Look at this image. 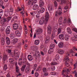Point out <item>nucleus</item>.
<instances>
[{
    "instance_id": "f257e3e1",
    "label": "nucleus",
    "mask_w": 77,
    "mask_h": 77,
    "mask_svg": "<svg viewBox=\"0 0 77 77\" xmlns=\"http://www.w3.org/2000/svg\"><path fill=\"white\" fill-rule=\"evenodd\" d=\"M56 59H53V60L54 61V62H51V65H57L58 64V61L57 60L59 59L60 57L59 54H57L55 56Z\"/></svg>"
},
{
    "instance_id": "f03ea898",
    "label": "nucleus",
    "mask_w": 77,
    "mask_h": 77,
    "mask_svg": "<svg viewBox=\"0 0 77 77\" xmlns=\"http://www.w3.org/2000/svg\"><path fill=\"white\" fill-rule=\"evenodd\" d=\"M64 70L63 71L62 74L64 77V76H65V74L66 73V72H69V70H71V69H69L67 68H65L64 69Z\"/></svg>"
},
{
    "instance_id": "7ed1b4c3",
    "label": "nucleus",
    "mask_w": 77,
    "mask_h": 77,
    "mask_svg": "<svg viewBox=\"0 0 77 77\" xmlns=\"http://www.w3.org/2000/svg\"><path fill=\"white\" fill-rule=\"evenodd\" d=\"M10 55H11L12 56H14V58L16 59H17L19 58V54L18 53H12Z\"/></svg>"
},
{
    "instance_id": "20e7f679",
    "label": "nucleus",
    "mask_w": 77,
    "mask_h": 77,
    "mask_svg": "<svg viewBox=\"0 0 77 77\" xmlns=\"http://www.w3.org/2000/svg\"><path fill=\"white\" fill-rule=\"evenodd\" d=\"M43 32V30L41 28H39L36 30L35 32L37 35H40V34L42 33Z\"/></svg>"
},
{
    "instance_id": "39448f33",
    "label": "nucleus",
    "mask_w": 77,
    "mask_h": 77,
    "mask_svg": "<svg viewBox=\"0 0 77 77\" xmlns=\"http://www.w3.org/2000/svg\"><path fill=\"white\" fill-rule=\"evenodd\" d=\"M18 24L15 23L13 24V28L14 30H17L18 29Z\"/></svg>"
},
{
    "instance_id": "423d86ee",
    "label": "nucleus",
    "mask_w": 77,
    "mask_h": 77,
    "mask_svg": "<svg viewBox=\"0 0 77 77\" xmlns=\"http://www.w3.org/2000/svg\"><path fill=\"white\" fill-rule=\"evenodd\" d=\"M49 15L48 14V12L46 11V15L45 17V21L47 23L48 21V17H49Z\"/></svg>"
},
{
    "instance_id": "0eeeda50",
    "label": "nucleus",
    "mask_w": 77,
    "mask_h": 77,
    "mask_svg": "<svg viewBox=\"0 0 77 77\" xmlns=\"http://www.w3.org/2000/svg\"><path fill=\"white\" fill-rule=\"evenodd\" d=\"M17 20L18 17H17V16H15L12 19L11 23H14L17 22Z\"/></svg>"
},
{
    "instance_id": "6e6552de",
    "label": "nucleus",
    "mask_w": 77,
    "mask_h": 77,
    "mask_svg": "<svg viewBox=\"0 0 77 77\" xmlns=\"http://www.w3.org/2000/svg\"><path fill=\"white\" fill-rule=\"evenodd\" d=\"M10 32H11V27L9 26H8L5 30V32L6 34H8L10 33Z\"/></svg>"
},
{
    "instance_id": "1a4fd4ad",
    "label": "nucleus",
    "mask_w": 77,
    "mask_h": 77,
    "mask_svg": "<svg viewBox=\"0 0 77 77\" xmlns=\"http://www.w3.org/2000/svg\"><path fill=\"white\" fill-rule=\"evenodd\" d=\"M48 8L49 12H51L53 10V5L51 4H48Z\"/></svg>"
},
{
    "instance_id": "9d476101",
    "label": "nucleus",
    "mask_w": 77,
    "mask_h": 77,
    "mask_svg": "<svg viewBox=\"0 0 77 77\" xmlns=\"http://www.w3.org/2000/svg\"><path fill=\"white\" fill-rule=\"evenodd\" d=\"M44 20V18L42 17L41 18V20L39 22V24H40V25L43 24H44V22L45 23V24H47V22H46L45 21V20L44 21V20Z\"/></svg>"
},
{
    "instance_id": "9b49d317",
    "label": "nucleus",
    "mask_w": 77,
    "mask_h": 77,
    "mask_svg": "<svg viewBox=\"0 0 77 77\" xmlns=\"http://www.w3.org/2000/svg\"><path fill=\"white\" fill-rule=\"evenodd\" d=\"M18 38H14L12 40V44L13 45H15L17 43H18Z\"/></svg>"
},
{
    "instance_id": "f8f14e48",
    "label": "nucleus",
    "mask_w": 77,
    "mask_h": 77,
    "mask_svg": "<svg viewBox=\"0 0 77 77\" xmlns=\"http://www.w3.org/2000/svg\"><path fill=\"white\" fill-rule=\"evenodd\" d=\"M50 36H47L45 39V43L47 44V43H48L50 41Z\"/></svg>"
},
{
    "instance_id": "ddd939ff",
    "label": "nucleus",
    "mask_w": 77,
    "mask_h": 77,
    "mask_svg": "<svg viewBox=\"0 0 77 77\" xmlns=\"http://www.w3.org/2000/svg\"><path fill=\"white\" fill-rule=\"evenodd\" d=\"M51 27L50 26H48L47 27V30L49 34H51Z\"/></svg>"
},
{
    "instance_id": "4468645a",
    "label": "nucleus",
    "mask_w": 77,
    "mask_h": 77,
    "mask_svg": "<svg viewBox=\"0 0 77 77\" xmlns=\"http://www.w3.org/2000/svg\"><path fill=\"white\" fill-rule=\"evenodd\" d=\"M44 5V2L42 0H40L39 2V7L41 8V7H42Z\"/></svg>"
},
{
    "instance_id": "2eb2a0df",
    "label": "nucleus",
    "mask_w": 77,
    "mask_h": 77,
    "mask_svg": "<svg viewBox=\"0 0 77 77\" xmlns=\"http://www.w3.org/2000/svg\"><path fill=\"white\" fill-rule=\"evenodd\" d=\"M57 52L59 54H63L65 53V51L62 49L58 50Z\"/></svg>"
},
{
    "instance_id": "dca6fc26",
    "label": "nucleus",
    "mask_w": 77,
    "mask_h": 77,
    "mask_svg": "<svg viewBox=\"0 0 77 77\" xmlns=\"http://www.w3.org/2000/svg\"><path fill=\"white\" fill-rule=\"evenodd\" d=\"M66 30L67 32L69 34H71L72 33V31H71V29L69 27H67Z\"/></svg>"
},
{
    "instance_id": "f3484780",
    "label": "nucleus",
    "mask_w": 77,
    "mask_h": 77,
    "mask_svg": "<svg viewBox=\"0 0 77 77\" xmlns=\"http://www.w3.org/2000/svg\"><path fill=\"white\" fill-rule=\"evenodd\" d=\"M15 33L17 36L20 37L21 36V33H20V32L18 30L15 31Z\"/></svg>"
},
{
    "instance_id": "a211bd4d",
    "label": "nucleus",
    "mask_w": 77,
    "mask_h": 77,
    "mask_svg": "<svg viewBox=\"0 0 77 77\" xmlns=\"http://www.w3.org/2000/svg\"><path fill=\"white\" fill-rule=\"evenodd\" d=\"M62 9L60 7L58 8V15H60L61 14H62Z\"/></svg>"
},
{
    "instance_id": "6ab92c4d",
    "label": "nucleus",
    "mask_w": 77,
    "mask_h": 77,
    "mask_svg": "<svg viewBox=\"0 0 77 77\" xmlns=\"http://www.w3.org/2000/svg\"><path fill=\"white\" fill-rule=\"evenodd\" d=\"M6 42L7 44L8 45H9L11 43V42L10 41V40L9 39V38L8 37H7L6 38Z\"/></svg>"
},
{
    "instance_id": "aec40b11",
    "label": "nucleus",
    "mask_w": 77,
    "mask_h": 77,
    "mask_svg": "<svg viewBox=\"0 0 77 77\" xmlns=\"http://www.w3.org/2000/svg\"><path fill=\"white\" fill-rule=\"evenodd\" d=\"M39 8V6L38 5H34L33 7L32 8V9L33 10H36V9H38Z\"/></svg>"
},
{
    "instance_id": "412c9836",
    "label": "nucleus",
    "mask_w": 77,
    "mask_h": 77,
    "mask_svg": "<svg viewBox=\"0 0 77 77\" xmlns=\"http://www.w3.org/2000/svg\"><path fill=\"white\" fill-rule=\"evenodd\" d=\"M3 58V60H6L8 59V56L6 54H4Z\"/></svg>"
},
{
    "instance_id": "4be33fe9",
    "label": "nucleus",
    "mask_w": 77,
    "mask_h": 77,
    "mask_svg": "<svg viewBox=\"0 0 77 77\" xmlns=\"http://www.w3.org/2000/svg\"><path fill=\"white\" fill-rule=\"evenodd\" d=\"M58 46L59 48H62L63 46V44L62 42H60L59 43Z\"/></svg>"
},
{
    "instance_id": "5701e85b",
    "label": "nucleus",
    "mask_w": 77,
    "mask_h": 77,
    "mask_svg": "<svg viewBox=\"0 0 77 77\" xmlns=\"http://www.w3.org/2000/svg\"><path fill=\"white\" fill-rule=\"evenodd\" d=\"M59 38L61 40H63L64 39V36L62 34H60L59 35Z\"/></svg>"
},
{
    "instance_id": "b1692460",
    "label": "nucleus",
    "mask_w": 77,
    "mask_h": 77,
    "mask_svg": "<svg viewBox=\"0 0 77 77\" xmlns=\"http://www.w3.org/2000/svg\"><path fill=\"white\" fill-rule=\"evenodd\" d=\"M1 42L2 45H4L5 42V39L3 37L1 38Z\"/></svg>"
},
{
    "instance_id": "393cba45",
    "label": "nucleus",
    "mask_w": 77,
    "mask_h": 77,
    "mask_svg": "<svg viewBox=\"0 0 77 77\" xmlns=\"http://www.w3.org/2000/svg\"><path fill=\"white\" fill-rule=\"evenodd\" d=\"M29 71H30V67H27L25 69V72L26 73H28L29 72Z\"/></svg>"
},
{
    "instance_id": "a878e982",
    "label": "nucleus",
    "mask_w": 77,
    "mask_h": 77,
    "mask_svg": "<svg viewBox=\"0 0 77 77\" xmlns=\"http://www.w3.org/2000/svg\"><path fill=\"white\" fill-rule=\"evenodd\" d=\"M26 65H24L22 66L21 68V70L22 71H23V72L24 71V70L25 69V68H26Z\"/></svg>"
},
{
    "instance_id": "bb28decb",
    "label": "nucleus",
    "mask_w": 77,
    "mask_h": 77,
    "mask_svg": "<svg viewBox=\"0 0 77 77\" xmlns=\"http://www.w3.org/2000/svg\"><path fill=\"white\" fill-rule=\"evenodd\" d=\"M65 39L66 41H68L69 40V36L68 35L66 34L65 35Z\"/></svg>"
},
{
    "instance_id": "cd10ccee",
    "label": "nucleus",
    "mask_w": 77,
    "mask_h": 77,
    "mask_svg": "<svg viewBox=\"0 0 77 77\" xmlns=\"http://www.w3.org/2000/svg\"><path fill=\"white\" fill-rule=\"evenodd\" d=\"M54 47H55V45H54V44H51L50 45V49H51L52 50H53L54 48Z\"/></svg>"
},
{
    "instance_id": "c85d7f7f",
    "label": "nucleus",
    "mask_w": 77,
    "mask_h": 77,
    "mask_svg": "<svg viewBox=\"0 0 77 77\" xmlns=\"http://www.w3.org/2000/svg\"><path fill=\"white\" fill-rule=\"evenodd\" d=\"M28 59L29 60L32 61L33 60V58L32 56L30 55H28Z\"/></svg>"
},
{
    "instance_id": "c756f323",
    "label": "nucleus",
    "mask_w": 77,
    "mask_h": 77,
    "mask_svg": "<svg viewBox=\"0 0 77 77\" xmlns=\"http://www.w3.org/2000/svg\"><path fill=\"white\" fill-rule=\"evenodd\" d=\"M24 29L25 30V32L26 34H27V26L26 25H24Z\"/></svg>"
},
{
    "instance_id": "7c9ffc66",
    "label": "nucleus",
    "mask_w": 77,
    "mask_h": 77,
    "mask_svg": "<svg viewBox=\"0 0 77 77\" xmlns=\"http://www.w3.org/2000/svg\"><path fill=\"white\" fill-rule=\"evenodd\" d=\"M63 20V17H60L59 18V23H62Z\"/></svg>"
},
{
    "instance_id": "2f4dec72",
    "label": "nucleus",
    "mask_w": 77,
    "mask_h": 77,
    "mask_svg": "<svg viewBox=\"0 0 77 77\" xmlns=\"http://www.w3.org/2000/svg\"><path fill=\"white\" fill-rule=\"evenodd\" d=\"M39 43V40H36L34 42V44L35 45H38Z\"/></svg>"
},
{
    "instance_id": "473e14b6",
    "label": "nucleus",
    "mask_w": 77,
    "mask_h": 77,
    "mask_svg": "<svg viewBox=\"0 0 77 77\" xmlns=\"http://www.w3.org/2000/svg\"><path fill=\"white\" fill-rule=\"evenodd\" d=\"M53 49H50L48 51V54H51V53H53Z\"/></svg>"
},
{
    "instance_id": "72a5a7b5",
    "label": "nucleus",
    "mask_w": 77,
    "mask_h": 77,
    "mask_svg": "<svg viewBox=\"0 0 77 77\" xmlns=\"http://www.w3.org/2000/svg\"><path fill=\"white\" fill-rule=\"evenodd\" d=\"M62 24H63L62 23H59V26L60 27V28H60V29H62L63 28V25Z\"/></svg>"
},
{
    "instance_id": "f704fd0d",
    "label": "nucleus",
    "mask_w": 77,
    "mask_h": 77,
    "mask_svg": "<svg viewBox=\"0 0 77 77\" xmlns=\"http://www.w3.org/2000/svg\"><path fill=\"white\" fill-rule=\"evenodd\" d=\"M37 2V0H33L32 3V5H34L35 4H36V3Z\"/></svg>"
},
{
    "instance_id": "c9c22d12",
    "label": "nucleus",
    "mask_w": 77,
    "mask_h": 77,
    "mask_svg": "<svg viewBox=\"0 0 77 77\" xmlns=\"http://www.w3.org/2000/svg\"><path fill=\"white\" fill-rule=\"evenodd\" d=\"M66 62H69V57H66L65 59Z\"/></svg>"
},
{
    "instance_id": "e433bc0d",
    "label": "nucleus",
    "mask_w": 77,
    "mask_h": 77,
    "mask_svg": "<svg viewBox=\"0 0 77 77\" xmlns=\"http://www.w3.org/2000/svg\"><path fill=\"white\" fill-rule=\"evenodd\" d=\"M40 11L41 13H43L45 11V8H41Z\"/></svg>"
},
{
    "instance_id": "4c0bfd02",
    "label": "nucleus",
    "mask_w": 77,
    "mask_h": 77,
    "mask_svg": "<svg viewBox=\"0 0 77 77\" xmlns=\"http://www.w3.org/2000/svg\"><path fill=\"white\" fill-rule=\"evenodd\" d=\"M9 11H6L5 12V15L6 17H8L9 14Z\"/></svg>"
},
{
    "instance_id": "58836bf2",
    "label": "nucleus",
    "mask_w": 77,
    "mask_h": 77,
    "mask_svg": "<svg viewBox=\"0 0 77 77\" xmlns=\"http://www.w3.org/2000/svg\"><path fill=\"white\" fill-rule=\"evenodd\" d=\"M57 30V35H59L60 33V32H61V31H62V30H61V28H59Z\"/></svg>"
},
{
    "instance_id": "ea45409f",
    "label": "nucleus",
    "mask_w": 77,
    "mask_h": 77,
    "mask_svg": "<svg viewBox=\"0 0 77 77\" xmlns=\"http://www.w3.org/2000/svg\"><path fill=\"white\" fill-rule=\"evenodd\" d=\"M67 23L68 24H71L72 22H71V19H68L67 20Z\"/></svg>"
},
{
    "instance_id": "a19ab883",
    "label": "nucleus",
    "mask_w": 77,
    "mask_h": 77,
    "mask_svg": "<svg viewBox=\"0 0 77 77\" xmlns=\"http://www.w3.org/2000/svg\"><path fill=\"white\" fill-rule=\"evenodd\" d=\"M35 53L36 56H38V57H39V53L38 51H36Z\"/></svg>"
},
{
    "instance_id": "79ce46f5",
    "label": "nucleus",
    "mask_w": 77,
    "mask_h": 77,
    "mask_svg": "<svg viewBox=\"0 0 77 77\" xmlns=\"http://www.w3.org/2000/svg\"><path fill=\"white\" fill-rule=\"evenodd\" d=\"M21 10H23V11L24 10V6L23 5L21 6V9H19V11H21Z\"/></svg>"
},
{
    "instance_id": "37998d69",
    "label": "nucleus",
    "mask_w": 77,
    "mask_h": 77,
    "mask_svg": "<svg viewBox=\"0 0 77 77\" xmlns=\"http://www.w3.org/2000/svg\"><path fill=\"white\" fill-rule=\"evenodd\" d=\"M8 69V67H7V65H5L4 66V70H6Z\"/></svg>"
},
{
    "instance_id": "c03bdc74",
    "label": "nucleus",
    "mask_w": 77,
    "mask_h": 77,
    "mask_svg": "<svg viewBox=\"0 0 77 77\" xmlns=\"http://www.w3.org/2000/svg\"><path fill=\"white\" fill-rule=\"evenodd\" d=\"M9 62L10 63H12L14 62V60L12 58H10L9 59Z\"/></svg>"
},
{
    "instance_id": "a18cd8bd",
    "label": "nucleus",
    "mask_w": 77,
    "mask_h": 77,
    "mask_svg": "<svg viewBox=\"0 0 77 77\" xmlns=\"http://www.w3.org/2000/svg\"><path fill=\"white\" fill-rule=\"evenodd\" d=\"M10 36L11 39H14V35L13 34H11L10 35Z\"/></svg>"
},
{
    "instance_id": "49530a36",
    "label": "nucleus",
    "mask_w": 77,
    "mask_h": 77,
    "mask_svg": "<svg viewBox=\"0 0 77 77\" xmlns=\"http://www.w3.org/2000/svg\"><path fill=\"white\" fill-rule=\"evenodd\" d=\"M51 75H56V72H51Z\"/></svg>"
},
{
    "instance_id": "de8ad7c7",
    "label": "nucleus",
    "mask_w": 77,
    "mask_h": 77,
    "mask_svg": "<svg viewBox=\"0 0 77 77\" xmlns=\"http://www.w3.org/2000/svg\"><path fill=\"white\" fill-rule=\"evenodd\" d=\"M66 2V0H61V3H64V4H65Z\"/></svg>"
},
{
    "instance_id": "09e8293b",
    "label": "nucleus",
    "mask_w": 77,
    "mask_h": 77,
    "mask_svg": "<svg viewBox=\"0 0 77 77\" xmlns=\"http://www.w3.org/2000/svg\"><path fill=\"white\" fill-rule=\"evenodd\" d=\"M63 23L64 24H66L67 23V20L66 19H65L63 21Z\"/></svg>"
},
{
    "instance_id": "8fccbe9b",
    "label": "nucleus",
    "mask_w": 77,
    "mask_h": 77,
    "mask_svg": "<svg viewBox=\"0 0 77 77\" xmlns=\"http://www.w3.org/2000/svg\"><path fill=\"white\" fill-rule=\"evenodd\" d=\"M55 35H56V33L54 31L53 32V34H52L51 37H52V38H54V36H55Z\"/></svg>"
},
{
    "instance_id": "3c124183",
    "label": "nucleus",
    "mask_w": 77,
    "mask_h": 77,
    "mask_svg": "<svg viewBox=\"0 0 77 77\" xmlns=\"http://www.w3.org/2000/svg\"><path fill=\"white\" fill-rule=\"evenodd\" d=\"M24 11L23 10V11L20 12L21 14H22V15L23 17H24Z\"/></svg>"
},
{
    "instance_id": "603ef678",
    "label": "nucleus",
    "mask_w": 77,
    "mask_h": 77,
    "mask_svg": "<svg viewBox=\"0 0 77 77\" xmlns=\"http://www.w3.org/2000/svg\"><path fill=\"white\" fill-rule=\"evenodd\" d=\"M39 69H42V68H41V66H40L36 70V71L37 72L39 70Z\"/></svg>"
},
{
    "instance_id": "864d4df0",
    "label": "nucleus",
    "mask_w": 77,
    "mask_h": 77,
    "mask_svg": "<svg viewBox=\"0 0 77 77\" xmlns=\"http://www.w3.org/2000/svg\"><path fill=\"white\" fill-rule=\"evenodd\" d=\"M77 66V60H76V63H75L74 65V68H76V67Z\"/></svg>"
},
{
    "instance_id": "5fc2aeb1",
    "label": "nucleus",
    "mask_w": 77,
    "mask_h": 77,
    "mask_svg": "<svg viewBox=\"0 0 77 77\" xmlns=\"http://www.w3.org/2000/svg\"><path fill=\"white\" fill-rule=\"evenodd\" d=\"M35 76L36 77H38V76H39V73L38 72L35 73Z\"/></svg>"
},
{
    "instance_id": "6e6d98bb",
    "label": "nucleus",
    "mask_w": 77,
    "mask_h": 77,
    "mask_svg": "<svg viewBox=\"0 0 77 77\" xmlns=\"http://www.w3.org/2000/svg\"><path fill=\"white\" fill-rule=\"evenodd\" d=\"M3 4V1L2 0H0V6H2Z\"/></svg>"
},
{
    "instance_id": "4d7b16f0",
    "label": "nucleus",
    "mask_w": 77,
    "mask_h": 77,
    "mask_svg": "<svg viewBox=\"0 0 77 77\" xmlns=\"http://www.w3.org/2000/svg\"><path fill=\"white\" fill-rule=\"evenodd\" d=\"M43 71L44 72H47V69L46 68H44L43 69Z\"/></svg>"
},
{
    "instance_id": "13d9d810",
    "label": "nucleus",
    "mask_w": 77,
    "mask_h": 77,
    "mask_svg": "<svg viewBox=\"0 0 77 77\" xmlns=\"http://www.w3.org/2000/svg\"><path fill=\"white\" fill-rule=\"evenodd\" d=\"M54 5L55 7H56L57 6V2L56 1H54Z\"/></svg>"
},
{
    "instance_id": "bf43d9fd",
    "label": "nucleus",
    "mask_w": 77,
    "mask_h": 77,
    "mask_svg": "<svg viewBox=\"0 0 77 77\" xmlns=\"http://www.w3.org/2000/svg\"><path fill=\"white\" fill-rule=\"evenodd\" d=\"M9 15L10 16H11V15H12V13H13V12L12 11H9Z\"/></svg>"
},
{
    "instance_id": "052dcab7",
    "label": "nucleus",
    "mask_w": 77,
    "mask_h": 77,
    "mask_svg": "<svg viewBox=\"0 0 77 77\" xmlns=\"http://www.w3.org/2000/svg\"><path fill=\"white\" fill-rule=\"evenodd\" d=\"M58 15H59V14H58V12H57V11H56L55 14V17H58Z\"/></svg>"
},
{
    "instance_id": "680f3d73",
    "label": "nucleus",
    "mask_w": 77,
    "mask_h": 77,
    "mask_svg": "<svg viewBox=\"0 0 77 77\" xmlns=\"http://www.w3.org/2000/svg\"><path fill=\"white\" fill-rule=\"evenodd\" d=\"M66 66H69V64L68 62H66Z\"/></svg>"
},
{
    "instance_id": "e2e57ef3",
    "label": "nucleus",
    "mask_w": 77,
    "mask_h": 77,
    "mask_svg": "<svg viewBox=\"0 0 77 77\" xmlns=\"http://www.w3.org/2000/svg\"><path fill=\"white\" fill-rule=\"evenodd\" d=\"M32 1L29 0L28 2V5H31V4H32Z\"/></svg>"
},
{
    "instance_id": "0e129e2a",
    "label": "nucleus",
    "mask_w": 77,
    "mask_h": 77,
    "mask_svg": "<svg viewBox=\"0 0 77 77\" xmlns=\"http://www.w3.org/2000/svg\"><path fill=\"white\" fill-rule=\"evenodd\" d=\"M72 41H77V40H76L75 38H72Z\"/></svg>"
},
{
    "instance_id": "69168bd1",
    "label": "nucleus",
    "mask_w": 77,
    "mask_h": 77,
    "mask_svg": "<svg viewBox=\"0 0 77 77\" xmlns=\"http://www.w3.org/2000/svg\"><path fill=\"white\" fill-rule=\"evenodd\" d=\"M37 13H37V14H40V13H41V11H40V10H38L37 11Z\"/></svg>"
},
{
    "instance_id": "338daca9",
    "label": "nucleus",
    "mask_w": 77,
    "mask_h": 77,
    "mask_svg": "<svg viewBox=\"0 0 77 77\" xmlns=\"http://www.w3.org/2000/svg\"><path fill=\"white\" fill-rule=\"evenodd\" d=\"M51 69L52 71H54L55 70V67L54 66V67H52Z\"/></svg>"
},
{
    "instance_id": "774afa93",
    "label": "nucleus",
    "mask_w": 77,
    "mask_h": 77,
    "mask_svg": "<svg viewBox=\"0 0 77 77\" xmlns=\"http://www.w3.org/2000/svg\"><path fill=\"white\" fill-rule=\"evenodd\" d=\"M43 51L45 53H47V49H46V48H44Z\"/></svg>"
}]
</instances>
